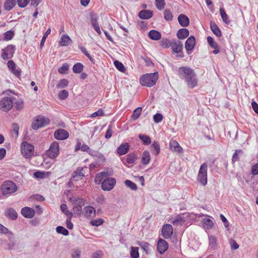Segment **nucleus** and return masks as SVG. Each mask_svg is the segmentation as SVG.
I'll list each match as a JSON object with an SVG mask.
<instances>
[{
	"label": "nucleus",
	"instance_id": "f257e3e1",
	"mask_svg": "<svg viewBox=\"0 0 258 258\" xmlns=\"http://www.w3.org/2000/svg\"><path fill=\"white\" fill-rule=\"evenodd\" d=\"M179 77L184 81L187 87L192 89L198 85V78L194 70L190 67H181L177 70Z\"/></svg>",
	"mask_w": 258,
	"mask_h": 258
},
{
	"label": "nucleus",
	"instance_id": "f03ea898",
	"mask_svg": "<svg viewBox=\"0 0 258 258\" xmlns=\"http://www.w3.org/2000/svg\"><path fill=\"white\" fill-rule=\"evenodd\" d=\"M158 78V72L146 74L140 77L139 81L142 86L151 87L156 84Z\"/></svg>",
	"mask_w": 258,
	"mask_h": 258
},
{
	"label": "nucleus",
	"instance_id": "7ed1b4c3",
	"mask_svg": "<svg viewBox=\"0 0 258 258\" xmlns=\"http://www.w3.org/2000/svg\"><path fill=\"white\" fill-rule=\"evenodd\" d=\"M69 201L73 205V214L77 216H80L83 214L82 207L85 205V200L82 198H70Z\"/></svg>",
	"mask_w": 258,
	"mask_h": 258
},
{
	"label": "nucleus",
	"instance_id": "20e7f679",
	"mask_svg": "<svg viewBox=\"0 0 258 258\" xmlns=\"http://www.w3.org/2000/svg\"><path fill=\"white\" fill-rule=\"evenodd\" d=\"M34 146L27 141H24L21 145V152L25 159L31 158L34 154Z\"/></svg>",
	"mask_w": 258,
	"mask_h": 258
},
{
	"label": "nucleus",
	"instance_id": "39448f33",
	"mask_svg": "<svg viewBox=\"0 0 258 258\" xmlns=\"http://www.w3.org/2000/svg\"><path fill=\"white\" fill-rule=\"evenodd\" d=\"M1 190L3 195L8 196L18 190L17 185L12 181H6L1 185Z\"/></svg>",
	"mask_w": 258,
	"mask_h": 258
},
{
	"label": "nucleus",
	"instance_id": "423d86ee",
	"mask_svg": "<svg viewBox=\"0 0 258 258\" xmlns=\"http://www.w3.org/2000/svg\"><path fill=\"white\" fill-rule=\"evenodd\" d=\"M207 172L208 165L206 163H204L201 165L197 176V181L203 186L207 184Z\"/></svg>",
	"mask_w": 258,
	"mask_h": 258
},
{
	"label": "nucleus",
	"instance_id": "0eeeda50",
	"mask_svg": "<svg viewBox=\"0 0 258 258\" xmlns=\"http://www.w3.org/2000/svg\"><path fill=\"white\" fill-rule=\"evenodd\" d=\"M50 123L49 119L42 116H38L34 118L32 122V128L36 130L45 126Z\"/></svg>",
	"mask_w": 258,
	"mask_h": 258
},
{
	"label": "nucleus",
	"instance_id": "6e6552de",
	"mask_svg": "<svg viewBox=\"0 0 258 258\" xmlns=\"http://www.w3.org/2000/svg\"><path fill=\"white\" fill-rule=\"evenodd\" d=\"M101 188L104 191H110L115 185L116 180L113 177H107L101 182Z\"/></svg>",
	"mask_w": 258,
	"mask_h": 258
},
{
	"label": "nucleus",
	"instance_id": "1a4fd4ad",
	"mask_svg": "<svg viewBox=\"0 0 258 258\" xmlns=\"http://www.w3.org/2000/svg\"><path fill=\"white\" fill-rule=\"evenodd\" d=\"M59 153V144L57 142H53L50 145L49 148L46 151L47 156L50 159H55Z\"/></svg>",
	"mask_w": 258,
	"mask_h": 258
},
{
	"label": "nucleus",
	"instance_id": "9d476101",
	"mask_svg": "<svg viewBox=\"0 0 258 258\" xmlns=\"http://www.w3.org/2000/svg\"><path fill=\"white\" fill-rule=\"evenodd\" d=\"M13 106L12 100L9 97H4L0 100V110L4 112H8Z\"/></svg>",
	"mask_w": 258,
	"mask_h": 258
},
{
	"label": "nucleus",
	"instance_id": "9b49d317",
	"mask_svg": "<svg viewBox=\"0 0 258 258\" xmlns=\"http://www.w3.org/2000/svg\"><path fill=\"white\" fill-rule=\"evenodd\" d=\"M113 174V170L112 168H107L103 172L98 173L95 178V181L97 183H100L105 177H109Z\"/></svg>",
	"mask_w": 258,
	"mask_h": 258
},
{
	"label": "nucleus",
	"instance_id": "f8f14e48",
	"mask_svg": "<svg viewBox=\"0 0 258 258\" xmlns=\"http://www.w3.org/2000/svg\"><path fill=\"white\" fill-rule=\"evenodd\" d=\"M15 47L12 45H8L5 49H2L1 56L4 60L12 58L15 53Z\"/></svg>",
	"mask_w": 258,
	"mask_h": 258
},
{
	"label": "nucleus",
	"instance_id": "ddd939ff",
	"mask_svg": "<svg viewBox=\"0 0 258 258\" xmlns=\"http://www.w3.org/2000/svg\"><path fill=\"white\" fill-rule=\"evenodd\" d=\"M89 153L94 157L98 165H102L105 161V157L100 152L89 151Z\"/></svg>",
	"mask_w": 258,
	"mask_h": 258
},
{
	"label": "nucleus",
	"instance_id": "4468645a",
	"mask_svg": "<svg viewBox=\"0 0 258 258\" xmlns=\"http://www.w3.org/2000/svg\"><path fill=\"white\" fill-rule=\"evenodd\" d=\"M173 234V228L170 224H165L162 228V235L165 239L169 238Z\"/></svg>",
	"mask_w": 258,
	"mask_h": 258
},
{
	"label": "nucleus",
	"instance_id": "2eb2a0df",
	"mask_svg": "<svg viewBox=\"0 0 258 258\" xmlns=\"http://www.w3.org/2000/svg\"><path fill=\"white\" fill-rule=\"evenodd\" d=\"M54 138L58 140H63L69 137V133L65 130L58 129L54 132Z\"/></svg>",
	"mask_w": 258,
	"mask_h": 258
},
{
	"label": "nucleus",
	"instance_id": "dca6fc26",
	"mask_svg": "<svg viewBox=\"0 0 258 258\" xmlns=\"http://www.w3.org/2000/svg\"><path fill=\"white\" fill-rule=\"evenodd\" d=\"M196 44V39L194 36H190L185 41V48L188 51H191L194 49Z\"/></svg>",
	"mask_w": 258,
	"mask_h": 258
},
{
	"label": "nucleus",
	"instance_id": "f3484780",
	"mask_svg": "<svg viewBox=\"0 0 258 258\" xmlns=\"http://www.w3.org/2000/svg\"><path fill=\"white\" fill-rule=\"evenodd\" d=\"M168 248V244L165 240L162 239H160L158 240L157 243V249L160 254L163 253L165 251L167 250Z\"/></svg>",
	"mask_w": 258,
	"mask_h": 258
},
{
	"label": "nucleus",
	"instance_id": "a211bd4d",
	"mask_svg": "<svg viewBox=\"0 0 258 258\" xmlns=\"http://www.w3.org/2000/svg\"><path fill=\"white\" fill-rule=\"evenodd\" d=\"M21 214L25 218H32L35 215L34 210L31 208L25 207L21 209Z\"/></svg>",
	"mask_w": 258,
	"mask_h": 258
},
{
	"label": "nucleus",
	"instance_id": "6ab92c4d",
	"mask_svg": "<svg viewBox=\"0 0 258 258\" xmlns=\"http://www.w3.org/2000/svg\"><path fill=\"white\" fill-rule=\"evenodd\" d=\"M83 214L86 218L91 217L96 215V211L92 206H86L83 209Z\"/></svg>",
	"mask_w": 258,
	"mask_h": 258
},
{
	"label": "nucleus",
	"instance_id": "aec40b11",
	"mask_svg": "<svg viewBox=\"0 0 258 258\" xmlns=\"http://www.w3.org/2000/svg\"><path fill=\"white\" fill-rule=\"evenodd\" d=\"M171 47L174 53H178L182 51L183 44L181 41L174 40L172 42Z\"/></svg>",
	"mask_w": 258,
	"mask_h": 258
},
{
	"label": "nucleus",
	"instance_id": "412c9836",
	"mask_svg": "<svg viewBox=\"0 0 258 258\" xmlns=\"http://www.w3.org/2000/svg\"><path fill=\"white\" fill-rule=\"evenodd\" d=\"M130 149V145L128 143H125L121 144L117 149L116 152L117 154L121 156L126 154Z\"/></svg>",
	"mask_w": 258,
	"mask_h": 258
},
{
	"label": "nucleus",
	"instance_id": "4be33fe9",
	"mask_svg": "<svg viewBox=\"0 0 258 258\" xmlns=\"http://www.w3.org/2000/svg\"><path fill=\"white\" fill-rule=\"evenodd\" d=\"M169 147L170 150L173 152L181 153L183 151L182 148L176 140H171L170 142Z\"/></svg>",
	"mask_w": 258,
	"mask_h": 258
},
{
	"label": "nucleus",
	"instance_id": "5701e85b",
	"mask_svg": "<svg viewBox=\"0 0 258 258\" xmlns=\"http://www.w3.org/2000/svg\"><path fill=\"white\" fill-rule=\"evenodd\" d=\"M178 21L182 27H187L189 23L188 18L184 14H180L178 17Z\"/></svg>",
	"mask_w": 258,
	"mask_h": 258
},
{
	"label": "nucleus",
	"instance_id": "b1692460",
	"mask_svg": "<svg viewBox=\"0 0 258 258\" xmlns=\"http://www.w3.org/2000/svg\"><path fill=\"white\" fill-rule=\"evenodd\" d=\"M189 31L186 28H181L178 30L176 36L179 39H184L189 35Z\"/></svg>",
	"mask_w": 258,
	"mask_h": 258
},
{
	"label": "nucleus",
	"instance_id": "393cba45",
	"mask_svg": "<svg viewBox=\"0 0 258 258\" xmlns=\"http://www.w3.org/2000/svg\"><path fill=\"white\" fill-rule=\"evenodd\" d=\"M5 215L8 218L14 220L17 218L18 214L17 212L12 208H8L6 210Z\"/></svg>",
	"mask_w": 258,
	"mask_h": 258
},
{
	"label": "nucleus",
	"instance_id": "a878e982",
	"mask_svg": "<svg viewBox=\"0 0 258 258\" xmlns=\"http://www.w3.org/2000/svg\"><path fill=\"white\" fill-rule=\"evenodd\" d=\"M151 160V156L150 153L148 151L145 150L143 152L141 162L144 165H148Z\"/></svg>",
	"mask_w": 258,
	"mask_h": 258
},
{
	"label": "nucleus",
	"instance_id": "bb28decb",
	"mask_svg": "<svg viewBox=\"0 0 258 258\" xmlns=\"http://www.w3.org/2000/svg\"><path fill=\"white\" fill-rule=\"evenodd\" d=\"M139 17L142 19H149L153 16V13L150 10H142L139 13Z\"/></svg>",
	"mask_w": 258,
	"mask_h": 258
},
{
	"label": "nucleus",
	"instance_id": "cd10ccee",
	"mask_svg": "<svg viewBox=\"0 0 258 258\" xmlns=\"http://www.w3.org/2000/svg\"><path fill=\"white\" fill-rule=\"evenodd\" d=\"M202 223L204 228L205 229H211L214 226L213 221L209 218L203 219L202 221Z\"/></svg>",
	"mask_w": 258,
	"mask_h": 258
},
{
	"label": "nucleus",
	"instance_id": "c85d7f7f",
	"mask_svg": "<svg viewBox=\"0 0 258 258\" xmlns=\"http://www.w3.org/2000/svg\"><path fill=\"white\" fill-rule=\"evenodd\" d=\"M72 42V39L68 35L64 34L61 36L60 41V45L67 46L71 44Z\"/></svg>",
	"mask_w": 258,
	"mask_h": 258
},
{
	"label": "nucleus",
	"instance_id": "c756f323",
	"mask_svg": "<svg viewBox=\"0 0 258 258\" xmlns=\"http://www.w3.org/2000/svg\"><path fill=\"white\" fill-rule=\"evenodd\" d=\"M149 37L152 40H158L161 37V33L155 30H152L149 32Z\"/></svg>",
	"mask_w": 258,
	"mask_h": 258
},
{
	"label": "nucleus",
	"instance_id": "7c9ffc66",
	"mask_svg": "<svg viewBox=\"0 0 258 258\" xmlns=\"http://www.w3.org/2000/svg\"><path fill=\"white\" fill-rule=\"evenodd\" d=\"M209 247L210 249L214 250L217 246V239L213 236L209 237Z\"/></svg>",
	"mask_w": 258,
	"mask_h": 258
},
{
	"label": "nucleus",
	"instance_id": "2f4dec72",
	"mask_svg": "<svg viewBox=\"0 0 258 258\" xmlns=\"http://www.w3.org/2000/svg\"><path fill=\"white\" fill-rule=\"evenodd\" d=\"M84 176V170L83 168L78 169L74 173L72 178L75 180H78Z\"/></svg>",
	"mask_w": 258,
	"mask_h": 258
},
{
	"label": "nucleus",
	"instance_id": "473e14b6",
	"mask_svg": "<svg viewBox=\"0 0 258 258\" xmlns=\"http://www.w3.org/2000/svg\"><path fill=\"white\" fill-rule=\"evenodd\" d=\"M16 5V0H6L4 4L5 9L7 11L11 10Z\"/></svg>",
	"mask_w": 258,
	"mask_h": 258
},
{
	"label": "nucleus",
	"instance_id": "72a5a7b5",
	"mask_svg": "<svg viewBox=\"0 0 258 258\" xmlns=\"http://www.w3.org/2000/svg\"><path fill=\"white\" fill-rule=\"evenodd\" d=\"M220 16L222 19L223 21L227 24H228L230 22V21L229 20V17L226 14L224 9L222 8H220Z\"/></svg>",
	"mask_w": 258,
	"mask_h": 258
},
{
	"label": "nucleus",
	"instance_id": "f704fd0d",
	"mask_svg": "<svg viewBox=\"0 0 258 258\" xmlns=\"http://www.w3.org/2000/svg\"><path fill=\"white\" fill-rule=\"evenodd\" d=\"M210 27L213 33L217 36L220 37L222 35V33L220 29L216 24H211Z\"/></svg>",
	"mask_w": 258,
	"mask_h": 258
},
{
	"label": "nucleus",
	"instance_id": "c9c22d12",
	"mask_svg": "<svg viewBox=\"0 0 258 258\" xmlns=\"http://www.w3.org/2000/svg\"><path fill=\"white\" fill-rule=\"evenodd\" d=\"M137 159V156L135 153H130L126 156V161L128 164H134Z\"/></svg>",
	"mask_w": 258,
	"mask_h": 258
},
{
	"label": "nucleus",
	"instance_id": "e433bc0d",
	"mask_svg": "<svg viewBox=\"0 0 258 258\" xmlns=\"http://www.w3.org/2000/svg\"><path fill=\"white\" fill-rule=\"evenodd\" d=\"M185 220L184 217L181 216H176L172 220V223L174 225H181L185 222Z\"/></svg>",
	"mask_w": 258,
	"mask_h": 258
},
{
	"label": "nucleus",
	"instance_id": "4c0bfd02",
	"mask_svg": "<svg viewBox=\"0 0 258 258\" xmlns=\"http://www.w3.org/2000/svg\"><path fill=\"white\" fill-rule=\"evenodd\" d=\"M84 66L81 63L78 62L75 64L73 67V71L76 74L81 73L83 70Z\"/></svg>",
	"mask_w": 258,
	"mask_h": 258
},
{
	"label": "nucleus",
	"instance_id": "58836bf2",
	"mask_svg": "<svg viewBox=\"0 0 258 258\" xmlns=\"http://www.w3.org/2000/svg\"><path fill=\"white\" fill-rule=\"evenodd\" d=\"M151 150L153 152V153L155 155L157 156L160 151V148L159 145L156 142H153L152 145L151 146Z\"/></svg>",
	"mask_w": 258,
	"mask_h": 258
},
{
	"label": "nucleus",
	"instance_id": "ea45409f",
	"mask_svg": "<svg viewBox=\"0 0 258 258\" xmlns=\"http://www.w3.org/2000/svg\"><path fill=\"white\" fill-rule=\"evenodd\" d=\"M139 138L142 141H143L144 144L145 145H148L151 142L150 138L147 135L144 134H140L139 135Z\"/></svg>",
	"mask_w": 258,
	"mask_h": 258
},
{
	"label": "nucleus",
	"instance_id": "a19ab883",
	"mask_svg": "<svg viewBox=\"0 0 258 258\" xmlns=\"http://www.w3.org/2000/svg\"><path fill=\"white\" fill-rule=\"evenodd\" d=\"M160 46L164 48H168L171 45L172 42L169 39L163 38L160 41Z\"/></svg>",
	"mask_w": 258,
	"mask_h": 258
},
{
	"label": "nucleus",
	"instance_id": "79ce46f5",
	"mask_svg": "<svg viewBox=\"0 0 258 258\" xmlns=\"http://www.w3.org/2000/svg\"><path fill=\"white\" fill-rule=\"evenodd\" d=\"M142 108L140 107L135 109L132 115V118L133 120H136L140 115Z\"/></svg>",
	"mask_w": 258,
	"mask_h": 258
},
{
	"label": "nucleus",
	"instance_id": "37998d69",
	"mask_svg": "<svg viewBox=\"0 0 258 258\" xmlns=\"http://www.w3.org/2000/svg\"><path fill=\"white\" fill-rule=\"evenodd\" d=\"M125 185L133 190H136L137 189V185L130 180H126L124 181Z\"/></svg>",
	"mask_w": 258,
	"mask_h": 258
},
{
	"label": "nucleus",
	"instance_id": "c03bdc74",
	"mask_svg": "<svg viewBox=\"0 0 258 258\" xmlns=\"http://www.w3.org/2000/svg\"><path fill=\"white\" fill-rule=\"evenodd\" d=\"M114 64L116 68L121 72H124L125 71V68L123 65V64L119 61L118 60H115L114 61Z\"/></svg>",
	"mask_w": 258,
	"mask_h": 258
},
{
	"label": "nucleus",
	"instance_id": "a18cd8bd",
	"mask_svg": "<svg viewBox=\"0 0 258 258\" xmlns=\"http://www.w3.org/2000/svg\"><path fill=\"white\" fill-rule=\"evenodd\" d=\"M80 49L81 50V51H82V52L89 59V60L92 62H93V63H94L95 62V60H94V59L91 56V55L89 54V53L87 51V50H86V49L83 47V46H81L80 47Z\"/></svg>",
	"mask_w": 258,
	"mask_h": 258
},
{
	"label": "nucleus",
	"instance_id": "49530a36",
	"mask_svg": "<svg viewBox=\"0 0 258 258\" xmlns=\"http://www.w3.org/2000/svg\"><path fill=\"white\" fill-rule=\"evenodd\" d=\"M56 232L58 233L61 234L64 236H67L69 235L68 230L66 229L64 227L58 226L56 228Z\"/></svg>",
	"mask_w": 258,
	"mask_h": 258
},
{
	"label": "nucleus",
	"instance_id": "de8ad7c7",
	"mask_svg": "<svg viewBox=\"0 0 258 258\" xmlns=\"http://www.w3.org/2000/svg\"><path fill=\"white\" fill-rule=\"evenodd\" d=\"M14 35V32L12 31H8L4 34V40L5 41L10 40L13 38Z\"/></svg>",
	"mask_w": 258,
	"mask_h": 258
},
{
	"label": "nucleus",
	"instance_id": "09e8293b",
	"mask_svg": "<svg viewBox=\"0 0 258 258\" xmlns=\"http://www.w3.org/2000/svg\"><path fill=\"white\" fill-rule=\"evenodd\" d=\"M164 18L167 21H171L173 19V15L171 12L168 10H165L164 11Z\"/></svg>",
	"mask_w": 258,
	"mask_h": 258
},
{
	"label": "nucleus",
	"instance_id": "8fccbe9b",
	"mask_svg": "<svg viewBox=\"0 0 258 258\" xmlns=\"http://www.w3.org/2000/svg\"><path fill=\"white\" fill-rule=\"evenodd\" d=\"M155 5L157 9L162 10L165 6V2L164 0H156Z\"/></svg>",
	"mask_w": 258,
	"mask_h": 258
},
{
	"label": "nucleus",
	"instance_id": "3c124183",
	"mask_svg": "<svg viewBox=\"0 0 258 258\" xmlns=\"http://www.w3.org/2000/svg\"><path fill=\"white\" fill-rule=\"evenodd\" d=\"M138 248L132 246L131 250V256L132 258H137L139 256V253L138 252Z\"/></svg>",
	"mask_w": 258,
	"mask_h": 258
},
{
	"label": "nucleus",
	"instance_id": "603ef678",
	"mask_svg": "<svg viewBox=\"0 0 258 258\" xmlns=\"http://www.w3.org/2000/svg\"><path fill=\"white\" fill-rule=\"evenodd\" d=\"M104 222V220L102 218H98L97 219H93L91 220L90 224L92 226H99L101 225Z\"/></svg>",
	"mask_w": 258,
	"mask_h": 258
},
{
	"label": "nucleus",
	"instance_id": "864d4df0",
	"mask_svg": "<svg viewBox=\"0 0 258 258\" xmlns=\"http://www.w3.org/2000/svg\"><path fill=\"white\" fill-rule=\"evenodd\" d=\"M207 41L209 45L213 48H217V47L218 46L217 43L214 40L213 38L211 36H208L207 37Z\"/></svg>",
	"mask_w": 258,
	"mask_h": 258
},
{
	"label": "nucleus",
	"instance_id": "5fc2aeb1",
	"mask_svg": "<svg viewBox=\"0 0 258 258\" xmlns=\"http://www.w3.org/2000/svg\"><path fill=\"white\" fill-rule=\"evenodd\" d=\"M69 67L70 66L68 63H64L60 68L58 69V72L61 74H64L69 70Z\"/></svg>",
	"mask_w": 258,
	"mask_h": 258
},
{
	"label": "nucleus",
	"instance_id": "6e6d98bb",
	"mask_svg": "<svg viewBox=\"0 0 258 258\" xmlns=\"http://www.w3.org/2000/svg\"><path fill=\"white\" fill-rule=\"evenodd\" d=\"M0 233L1 234H10L12 235H13V233L11 231H10L8 228L5 227L2 224H0Z\"/></svg>",
	"mask_w": 258,
	"mask_h": 258
},
{
	"label": "nucleus",
	"instance_id": "4d7b16f0",
	"mask_svg": "<svg viewBox=\"0 0 258 258\" xmlns=\"http://www.w3.org/2000/svg\"><path fill=\"white\" fill-rule=\"evenodd\" d=\"M50 32H51V29L49 28L47 30V31H46V32L45 33V34H44L43 36L42 37V38L41 39V42H40V47H42L44 45V44L45 43L46 39L47 37V36L50 34Z\"/></svg>",
	"mask_w": 258,
	"mask_h": 258
},
{
	"label": "nucleus",
	"instance_id": "13d9d810",
	"mask_svg": "<svg viewBox=\"0 0 258 258\" xmlns=\"http://www.w3.org/2000/svg\"><path fill=\"white\" fill-rule=\"evenodd\" d=\"M137 244L143 249L144 250L147 252L149 246L148 243L144 241H138Z\"/></svg>",
	"mask_w": 258,
	"mask_h": 258
},
{
	"label": "nucleus",
	"instance_id": "bf43d9fd",
	"mask_svg": "<svg viewBox=\"0 0 258 258\" xmlns=\"http://www.w3.org/2000/svg\"><path fill=\"white\" fill-rule=\"evenodd\" d=\"M242 151L241 150H236L235 151L234 153L232 156V161L233 162H235L239 160V156L238 155L240 153H242Z\"/></svg>",
	"mask_w": 258,
	"mask_h": 258
},
{
	"label": "nucleus",
	"instance_id": "052dcab7",
	"mask_svg": "<svg viewBox=\"0 0 258 258\" xmlns=\"http://www.w3.org/2000/svg\"><path fill=\"white\" fill-rule=\"evenodd\" d=\"M68 81L67 79H61L59 81L57 87L59 88H66L68 85Z\"/></svg>",
	"mask_w": 258,
	"mask_h": 258
},
{
	"label": "nucleus",
	"instance_id": "680f3d73",
	"mask_svg": "<svg viewBox=\"0 0 258 258\" xmlns=\"http://www.w3.org/2000/svg\"><path fill=\"white\" fill-rule=\"evenodd\" d=\"M58 97L59 99L63 100V99H66L68 97L69 93L67 90H63L61 91L58 93Z\"/></svg>",
	"mask_w": 258,
	"mask_h": 258
},
{
	"label": "nucleus",
	"instance_id": "e2e57ef3",
	"mask_svg": "<svg viewBox=\"0 0 258 258\" xmlns=\"http://www.w3.org/2000/svg\"><path fill=\"white\" fill-rule=\"evenodd\" d=\"M163 118V115L161 113H156L153 116V119L155 122L159 123Z\"/></svg>",
	"mask_w": 258,
	"mask_h": 258
},
{
	"label": "nucleus",
	"instance_id": "0e129e2a",
	"mask_svg": "<svg viewBox=\"0 0 258 258\" xmlns=\"http://www.w3.org/2000/svg\"><path fill=\"white\" fill-rule=\"evenodd\" d=\"M104 115V113L103 110L102 109H99L97 111L93 113L90 116L91 117H95L97 116H103Z\"/></svg>",
	"mask_w": 258,
	"mask_h": 258
},
{
	"label": "nucleus",
	"instance_id": "69168bd1",
	"mask_svg": "<svg viewBox=\"0 0 258 258\" xmlns=\"http://www.w3.org/2000/svg\"><path fill=\"white\" fill-rule=\"evenodd\" d=\"M112 134V126L111 125H109L108 127V128L105 133V138L106 139H110Z\"/></svg>",
	"mask_w": 258,
	"mask_h": 258
},
{
	"label": "nucleus",
	"instance_id": "338daca9",
	"mask_svg": "<svg viewBox=\"0 0 258 258\" xmlns=\"http://www.w3.org/2000/svg\"><path fill=\"white\" fill-rule=\"evenodd\" d=\"M30 2V0H18V5L20 7H25Z\"/></svg>",
	"mask_w": 258,
	"mask_h": 258
},
{
	"label": "nucleus",
	"instance_id": "774afa93",
	"mask_svg": "<svg viewBox=\"0 0 258 258\" xmlns=\"http://www.w3.org/2000/svg\"><path fill=\"white\" fill-rule=\"evenodd\" d=\"M72 258H80L81 256V251L79 249L73 250L71 254Z\"/></svg>",
	"mask_w": 258,
	"mask_h": 258
}]
</instances>
